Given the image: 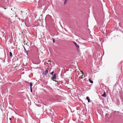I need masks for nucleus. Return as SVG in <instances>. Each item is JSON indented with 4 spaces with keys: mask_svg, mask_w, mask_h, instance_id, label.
<instances>
[{
    "mask_svg": "<svg viewBox=\"0 0 123 123\" xmlns=\"http://www.w3.org/2000/svg\"><path fill=\"white\" fill-rule=\"evenodd\" d=\"M48 72V71L47 69L45 71L43 72V73L42 74L43 75H44L45 76L46 74Z\"/></svg>",
    "mask_w": 123,
    "mask_h": 123,
    "instance_id": "1",
    "label": "nucleus"
},
{
    "mask_svg": "<svg viewBox=\"0 0 123 123\" xmlns=\"http://www.w3.org/2000/svg\"><path fill=\"white\" fill-rule=\"evenodd\" d=\"M4 8V9H6V8Z\"/></svg>",
    "mask_w": 123,
    "mask_h": 123,
    "instance_id": "17",
    "label": "nucleus"
},
{
    "mask_svg": "<svg viewBox=\"0 0 123 123\" xmlns=\"http://www.w3.org/2000/svg\"><path fill=\"white\" fill-rule=\"evenodd\" d=\"M9 53L10 54V56L11 57H12V53L11 52H10Z\"/></svg>",
    "mask_w": 123,
    "mask_h": 123,
    "instance_id": "9",
    "label": "nucleus"
},
{
    "mask_svg": "<svg viewBox=\"0 0 123 123\" xmlns=\"http://www.w3.org/2000/svg\"><path fill=\"white\" fill-rule=\"evenodd\" d=\"M68 0H65L64 2V4L65 5L66 3H67Z\"/></svg>",
    "mask_w": 123,
    "mask_h": 123,
    "instance_id": "8",
    "label": "nucleus"
},
{
    "mask_svg": "<svg viewBox=\"0 0 123 123\" xmlns=\"http://www.w3.org/2000/svg\"><path fill=\"white\" fill-rule=\"evenodd\" d=\"M26 52V54L28 55V53L27 52V51Z\"/></svg>",
    "mask_w": 123,
    "mask_h": 123,
    "instance_id": "14",
    "label": "nucleus"
},
{
    "mask_svg": "<svg viewBox=\"0 0 123 123\" xmlns=\"http://www.w3.org/2000/svg\"><path fill=\"white\" fill-rule=\"evenodd\" d=\"M89 81L91 83H93V81L92 80H91V79H89Z\"/></svg>",
    "mask_w": 123,
    "mask_h": 123,
    "instance_id": "6",
    "label": "nucleus"
},
{
    "mask_svg": "<svg viewBox=\"0 0 123 123\" xmlns=\"http://www.w3.org/2000/svg\"><path fill=\"white\" fill-rule=\"evenodd\" d=\"M30 91L31 93H32V88H30Z\"/></svg>",
    "mask_w": 123,
    "mask_h": 123,
    "instance_id": "11",
    "label": "nucleus"
},
{
    "mask_svg": "<svg viewBox=\"0 0 123 123\" xmlns=\"http://www.w3.org/2000/svg\"><path fill=\"white\" fill-rule=\"evenodd\" d=\"M13 17H16V16H13Z\"/></svg>",
    "mask_w": 123,
    "mask_h": 123,
    "instance_id": "16",
    "label": "nucleus"
},
{
    "mask_svg": "<svg viewBox=\"0 0 123 123\" xmlns=\"http://www.w3.org/2000/svg\"><path fill=\"white\" fill-rule=\"evenodd\" d=\"M86 99L88 100V103L90 102V99L89 97H87L86 98Z\"/></svg>",
    "mask_w": 123,
    "mask_h": 123,
    "instance_id": "3",
    "label": "nucleus"
},
{
    "mask_svg": "<svg viewBox=\"0 0 123 123\" xmlns=\"http://www.w3.org/2000/svg\"><path fill=\"white\" fill-rule=\"evenodd\" d=\"M74 43L75 45V46H76V47L77 48H78L79 47V45H77V43Z\"/></svg>",
    "mask_w": 123,
    "mask_h": 123,
    "instance_id": "4",
    "label": "nucleus"
},
{
    "mask_svg": "<svg viewBox=\"0 0 123 123\" xmlns=\"http://www.w3.org/2000/svg\"><path fill=\"white\" fill-rule=\"evenodd\" d=\"M30 88H32V84L31 82L30 83Z\"/></svg>",
    "mask_w": 123,
    "mask_h": 123,
    "instance_id": "7",
    "label": "nucleus"
},
{
    "mask_svg": "<svg viewBox=\"0 0 123 123\" xmlns=\"http://www.w3.org/2000/svg\"><path fill=\"white\" fill-rule=\"evenodd\" d=\"M12 9H11V10H12Z\"/></svg>",
    "mask_w": 123,
    "mask_h": 123,
    "instance_id": "19",
    "label": "nucleus"
},
{
    "mask_svg": "<svg viewBox=\"0 0 123 123\" xmlns=\"http://www.w3.org/2000/svg\"><path fill=\"white\" fill-rule=\"evenodd\" d=\"M53 77L52 79H56V74H54L53 75Z\"/></svg>",
    "mask_w": 123,
    "mask_h": 123,
    "instance_id": "2",
    "label": "nucleus"
},
{
    "mask_svg": "<svg viewBox=\"0 0 123 123\" xmlns=\"http://www.w3.org/2000/svg\"><path fill=\"white\" fill-rule=\"evenodd\" d=\"M23 47H24V50H25V51H26V52L27 51L26 50V49H25V48L24 46H23Z\"/></svg>",
    "mask_w": 123,
    "mask_h": 123,
    "instance_id": "12",
    "label": "nucleus"
},
{
    "mask_svg": "<svg viewBox=\"0 0 123 123\" xmlns=\"http://www.w3.org/2000/svg\"><path fill=\"white\" fill-rule=\"evenodd\" d=\"M53 43H54L55 42V40H54V39H53Z\"/></svg>",
    "mask_w": 123,
    "mask_h": 123,
    "instance_id": "13",
    "label": "nucleus"
},
{
    "mask_svg": "<svg viewBox=\"0 0 123 123\" xmlns=\"http://www.w3.org/2000/svg\"><path fill=\"white\" fill-rule=\"evenodd\" d=\"M102 96L104 97H106V93L104 92L103 94L102 95Z\"/></svg>",
    "mask_w": 123,
    "mask_h": 123,
    "instance_id": "5",
    "label": "nucleus"
},
{
    "mask_svg": "<svg viewBox=\"0 0 123 123\" xmlns=\"http://www.w3.org/2000/svg\"><path fill=\"white\" fill-rule=\"evenodd\" d=\"M21 12L22 13V12L21 11Z\"/></svg>",
    "mask_w": 123,
    "mask_h": 123,
    "instance_id": "18",
    "label": "nucleus"
},
{
    "mask_svg": "<svg viewBox=\"0 0 123 123\" xmlns=\"http://www.w3.org/2000/svg\"><path fill=\"white\" fill-rule=\"evenodd\" d=\"M9 119L10 120H11V118H10Z\"/></svg>",
    "mask_w": 123,
    "mask_h": 123,
    "instance_id": "15",
    "label": "nucleus"
},
{
    "mask_svg": "<svg viewBox=\"0 0 123 123\" xmlns=\"http://www.w3.org/2000/svg\"><path fill=\"white\" fill-rule=\"evenodd\" d=\"M53 73H54V72L53 71H52V72H51L50 73V74L52 75H53Z\"/></svg>",
    "mask_w": 123,
    "mask_h": 123,
    "instance_id": "10",
    "label": "nucleus"
}]
</instances>
